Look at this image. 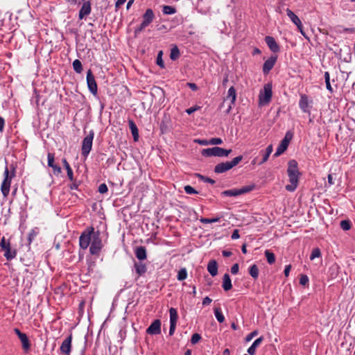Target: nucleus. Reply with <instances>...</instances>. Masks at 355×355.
<instances>
[{
    "label": "nucleus",
    "mask_w": 355,
    "mask_h": 355,
    "mask_svg": "<svg viewBox=\"0 0 355 355\" xmlns=\"http://www.w3.org/2000/svg\"><path fill=\"white\" fill-rule=\"evenodd\" d=\"M287 173L289 178L290 184L286 186V190L288 191H294L298 185L299 178L301 173L298 169V164L296 160L291 159L288 163Z\"/></svg>",
    "instance_id": "obj_1"
},
{
    "label": "nucleus",
    "mask_w": 355,
    "mask_h": 355,
    "mask_svg": "<svg viewBox=\"0 0 355 355\" xmlns=\"http://www.w3.org/2000/svg\"><path fill=\"white\" fill-rule=\"evenodd\" d=\"M243 159L242 155L234 157L231 161H226L216 164L214 168V172L216 174H220L232 169L237 166Z\"/></svg>",
    "instance_id": "obj_2"
},
{
    "label": "nucleus",
    "mask_w": 355,
    "mask_h": 355,
    "mask_svg": "<svg viewBox=\"0 0 355 355\" xmlns=\"http://www.w3.org/2000/svg\"><path fill=\"white\" fill-rule=\"evenodd\" d=\"M232 149H225L220 147L215 146L202 149L201 151V155L204 157L214 156L218 157H226L232 153Z\"/></svg>",
    "instance_id": "obj_3"
},
{
    "label": "nucleus",
    "mask_w": 355,
    "mask_h": 355,
    "mask_svg": "<svg viewBox=\"0 0 355 355\" xmlns=\"http://www.w3.org/2000/svg\"><path fill=\"white\" fill-rule=\"evenodd\" d=\"M94 233H96V232H94L93 227H87L82 232L79 238V245L80 248L86 250L88 248L92 240Z\"/></svg>",
    "instance_id": "obj_4"
},
{
    "label": "nucleus",
    "mask_w": 355,
    "mask_h": 355,
    "mask_svg": "<svg viewBox=\"0 0 355 355\" xmlns=\"http://www.w3.org/2000/svg\"><path fill=\"white\" fill-rule=\"evenodd\" d=\"M255 188L254 184H251L250 185L243 186L240 189H232L229 190H225L221 192V196H230V197H235L240 195H243L247 193H249L254 190Z\"/></svg>",
    "instance_id": "obj_5"
},
{
    "label": "nucleus",
    "mask_w": 355,
    "mask_h": 355,
    "mask_svg": "<svg viewBox=\"0 0 355 355\" xmlns=\"http://www.w3.org/2000/svg\"><path fill=\"white\" fill-rule=\"evenodd\" d=\"M94 137V130H91L89 134L83 139L81 146V154L84 157H87L92 148Z\"/></svg>",
    "instance_id": "obj_6"
},
{
    "label": "nucleus",
    "mask_w": 355,
    "mask_h": 355,
    "mask_svg": "<svg viewBox=\"0 0 355 355\" xmlns=\"http://www.w3.org/2000/svg\"><path fill=\"white\" fill-rule=\"evenodd\" d=\"M293 137V133L291 131H287L284 139L281 141L279 146L277 147L275 153L274 154L275 157H278L282 155L287 148L289 145V143L292 140Z\"/></svg>",
    "instance_id": "obj_7"
},
{
    "label": "nucleus",
    "mask_w": 355,
    "mask_h": 355,
    "mask_svg": "<svg viewBox=\"0 0 355 355\" xmlns=\"http://www.w3.org/2000/svg\"><path fill=\"white\" fill-rule=\"evenodd\" d=\"M103 247L101 239H100V232L98 231L94 233L91 245L89 248V252L93 255H98Z\"/></svg>",
    "instance_id": "obj_8"
},
{
    "label": "nucleus",
    "mask_w": 355,
    "mask_h": 355,
    "mask_svg": "<svg viewBox=\"0 0 355 355\" xmlns=\"http://www.w3.org/2000/svg\"><path fill=\"white\" fill-rule=\"evenodd\" d=\"M0 246L1 250L4 252V257L7 260H11L14 259L17 255V251L15 249H11L10 243L8 241H6L5 237H3L0 242Z\"/></svg>",
    "instance_id": "obj_9"
},
{
    "label": "nucleus",
    "mask_w": 355,
    "mask_h": 355,
    "mask_svg": "<svg viewBox=\"0 0 355 355\" xmlns=\"http://www.w3.org/2000/svg\"><path fill=\"white\" fill-rule=\"evenodd\" d=\"M272 86L271 83L264 85L263 92H261L259 96L261 103L268 104L270 102L272 96Z\"/></svg>",
    "instance_id": "obj_10"
},
{
    "label": "nucleus",
    "mask_w": 355,
    "mask_h": 355,
    "mask_svg": "<svg viewBox=\"0 0 355 355\" xmlns=\"http://www.w3.org/2000/svg\"><path fill=\"white\" fill-rule=\"evenodd\" d=\"M4 179L2 182L1 187V191L3 194V196L6 198L10 192V184L12 182V177H9V168L8 166H6V168L4 170L3 173Z\"/></svg>",
    "instance_id": "obj_11"
},
{
    "label": "nucleus",
    "mask_w": 355,
    "mask_h": 355,
    "mask_svg": "<svg viewBox=\"0 0 355 355\" xmlns=\"http://www.w3.org/2000/svg\"><path fill=\"white\" fill-rule=\"evenodd\" d=\"M87 84L89 91L94 96L97 94L98 86L95 80V77L91 69L87 71Z\"/></svg>",
    "instance_id": "obj_12"
},
{
    "label": "nucleus",
    "mask_w": 355,
    "mask_h": 355,
    "mask_svg": "<svg viewBox=\"0 0 355 355\" xmlns=\"http://www.w3.org/2000/svg\"><path fill=\"white\" fill-rule=\"evenodd\" d=\"M170 313V328H169V336L174 334L176 324L178 318V311L175 308H171L169 309Z\"/></svg>",
    "instance_id": "obj_13"
},
{
    "label": "nucleus",
    "mask_w": 355,
    "mask_h": 355,
    "mask_svg": "<svg viewBox=\"0 0 355 355\" xmlns=\"http://www.w3.org/2000/svg\"><path fill=\"white\" fill-rule=\"evenodd\" d=\"M312 103V101L309 100V97L306 94H301L300 99L299 101V107L301 110L304 113L310 114V110L311 106L310 104Z\"/></svg>",
    "instance_id": "obj_14"
},
{
    "label": "nucleus",
    "mask_w": 355,
    "mask_h": 355,
    "mask_svg": "<svg viewBox=\"0 0 355 355\" xmlns=\"http://www.w3.org/2000/svg\"><path fill=\"white\" fill-rule=\"evenodd\" d=\"M72 334H70L62 343L60 352L63 355H70L71 352Z\"/></svg>",
    "instance_id": "obj_15"
},
{
    "label": "nucleus",
    "mask_w": 355,
    "mask_h": 355,
    "mask_svg": "<svg viewBox=\"0 0 355 355\" xmlns=\"http://www.w3.org/2000/svg\"><path fill=\"white\" fill-rule=\"evenodd\" d=\"M286 14L288 17L290 18V19L292 21V22L297 26L300 33L302 35H304V33L303 31V25L299 17L289 8L286 9Z\"/></svg>",
    "instance_id": "obj_16"
},
{
    "label": "nucleus",
    "mask_w": 355,
    "mask_h": 355,
    "mask_svg": "<svg viewBox=\"0 0 355 355\" xmlns=\"http://www.w3.org/2000/svg\"><path fill=\"white\" fill-rule=\"evenodd\" d=\"M146 333L150 335H158L161 333V321L155 320L146 329Z\"/></svg>",
    "instance_id": "obj_17"
},
{
    "label": "nucleus",
    "mask_w": 355,
    "mask_h": 355,
    "mask_svg": "<svg viewBox=\"0 0 355 355\" xmlns=\"http://www.w3.org/2000/svg\"><path fill=\"white\" fill-rule=\"evenodd\" d=\"M92 12V3L90 0L84 2L79 10L78 18L79 19H84L86 16L89 15Z\"/></svg>",
    "instance_id": "obj_18"
},
{
    "label": "nucleus",
    "mask_w": 355,
    "mask_h": 355,
    "mask_svg": "<svg viewBox=\"0 0 355 355\" xmlns=\"http://www.w3.org/2000/svg\"><path fill=\"white\" fill-rule=\"evenodd\" d=\"M277 60V55H272L266 60L263 64V73L268 74L270 71L273 68Z\"/></svg>",
    "instance_id": "obj_19"
},
{
    "label": "nucleus",
    "mask_w": 355,
    "mask_h": 355,
    "mask_svg": "<svg viewBox=\"0 0 355 355\" xmlns=\"http://www.w3.org/2000/svg\"><path fill=\"white\" fill-rule=\"evenodd\" d=\"M48 166L53 168V173L58 175L61 173V168L55 164V156L53 153H49L47 155Z\"/></svg>",
    "instance_id": "obj_20"
},
{
    "label": "nucleus",
    "mask_w": 355,
    "mask_h": 355,
    "mask_svg": "<svg viewBox=\"0 0 355 355\" xmlns=\"http://www.w3.org/2000/svg\"><path fill=\"white\" fill-rule=\"evenodd\" d=\"M265 42L268 46L273 53H277L279 51L280 48L279 44L275 41V38L272 36H266L265 37Z\"/></svg>",
    "instance_id": "obj_21"
},
{
    "label": "nucleus",
    "mask_w": 355,
    "mask_h": 355,
    "mask_svg": "<svg viewBox=\"0 0 355 355\" xmlns=\"http://www.w3.org/2000/svg\"><path fill=\"white\" fill-rule=\"evenodd\" d=\"M155 14L151 8H148L142 15V22L148 26L153 21Z\"/></svg>",
    "instance_id": "obj_22"
},
{
    "label": "nucleus",
    "mask_w": 355,
    "mask_h": 355,
    "mask_svg": "<svg viewBox=\"0 0 355 355\" xmlns=\"http://www.w3.org/2000/svg\"><path fill=\"white\" fill-rule=\"evenodd\" d=\"M134 268L135 269V272H136L138 277L144 275L147 271L146 265L143 263L141 261L135 262Z\"/></svg>",
    "instance_id": "obj_23"
},
{
    "label": "nucleus",
    "mask_w": 355,
    "mask_h": 355,
    "mask_svg": "<svg viewBox=\"0 0 355 355\" xmlns=\"http://www.w3.org/2000/svg\"><path fill=\"white\" fill-rule=\"evenodd\" d=\"M272 152V145H269L267 146L266 150H261L259 154L262 156V159L261 162L259 163V165L265 163L269 158L270 154Z\"/></svg>",
    "instance_id": "obj_24"
},
{
    "label": "nucleus",
    "mask_w": 355,
    "mask_h": 355,
    "mask_svg": "<svg viewBox=\"0 0 355 355\" xmlns=\"http://www.w3.org/2000/svg\"><path fill=\"white\" fill-rule=\"evenodd\" d=\"M207 270L212 277L218 274V263L216 260L211 259L207 264Z\"/></svg>",
    "instance_id": "obj_25"
},
{
    "label": "nucleus",
    "mask_w": 355,
    "mask_h": 355,
    "mask_svg": "<svg viewBox=\"0 0 355 355\" xmlns=\"http://www.w3.org/2000/svg\"><path fill=\"white\" fill-rule=\"evenodd\" d=\"M21 343V346L24 352L25 353H28L31 349V342L28 339V337L26 334H24L21 338H19Z\"/></svg>",
    "instance_id": "obj_26"
},
{
    "label": "nucleus",
    "mask_w": 355,
    "mask_h": 355,
    "mask_svg": "<svg viewBox=\"0 0 355 355\" xmlns=\"http://www.w3.org/2000/svg\"><path fill=\"white\" fill-rule=\"evenodd\" d=\"M135 254L136 257L139 260L142 261L146 259V250L144 246L137 247L135 250Z\"/></svg>",
    "instance_id": "obj_27"
},
{
    "label": "nucleus",
    "mask_w": 355,
    "mask_h": 355,
    "mask_svg": "<svg viewBox=\"0 0 355 355\" xmlns=\"http://www.w3.org/2000/svg\"><path fill=\"white\" fill-rule=\"evenodd\" d=\"M222 287L225 291H228L232 288V280L228 273H225L223 277Z\"/></svg>",
    "instance_id": "obj_28"
},
{
    "label": "nucleus",
    "mask_w": 355,
    "mask_h": 355,
    "mask_svg": "<svg viewBox=\"0 0 355 355\" xmlns=\"http://www.w3.org/2000/svg\"><path fill=\"white\" fill-rule=\"evenodd\" d=\"M263 336H261V337L258 338L257 339H256L253 342L252 345L248 349V353L250 355H254L256 353L257 347L261 345V343L263 342Z\"/></svg>",
    "instance_id": "obj_29"
},
{
    "label": "nucleus",
    "mask_w": 355,
    "mask_h": 355,
    "mask_svg": "<svg viewBox=\"0 0 355 355\" xmlns=\"http://www.w3.org/2000/svg\"><path fill=\"white\" fill-rule=\"evenodd\" d=\"M128 125L133 136L134 140L137 141L139 139V130L137 125L132 120H128Z\"/></svg>",
    "instance_id": "obj_30"
},
{
    "label": "nucleus",
    "mask_w": 355,
    "mask_h": 355,
    "mask_svg": "<svg viewBox=\"0 0 355 355\" xmlns=\"http://www.w3.org/2000/svg\"><path fill=\"white\" fill-rule=\"evenodd\" d=\"M62 163L64 165V167L67 170V176L70 181H73V171L69 164V162L67 161L65 158L62 159Z\"/></svg>",
    "instance_id": "obj_31"
},
{
    "label": "nucleus",
    "mask_w": 355,
    "mask_h": 355,
    "mask_svg": "<svg viewBox=\"0 0 355 355\" xmlns=\"http://www.w3.org/2000/svg\"><path fill=\"white\" fill-rule=\"evenodd\" d=\"M226 98H231V104L234 105L236 98V92L234 86L229 88Z\"/></svg>",
    "instance_id": "obj_32"
},
{
    "label": "nucleus",
    "mask_w": 355,
    "mask_h": 355,
    "mask_svg": "<svg viewBox=\"0 0 355 355\" xmlns=\"http://www.w3.org/2000/svg\"><path fill=\"white\" fill-rule=\"evenodd\" d=\"M180 55V50H179L178 47L176 45H174L171 50V53H170L171 60L175 61L179 58Z\"/></svg>",
    "instance_id": "obj_33"
},
{
    "label": "nucleus",
    "mask_w": 355,
    "mask_h": 355,
    "mask_svg": "<svg viewBox=\"0 0 355 355\" xmlns=\"http://www.w3.org/2000/svg\"><path fill=\"white\" fill-rule=\"evenodd\" d=\"M249 273L254 279H257L258 278L259 270L256 264H253L249 268Z\"/></svg>",
    "instance_id": "obj_34"
},
{
    "label": "nucleus",
    "mask_w": 355,
    "mask_h": 355,
    "mask_svg": "<svg viewBox=\"0 0 355 355\" xmlns=\"http://www.w3.org/2000/svg\"><path fill=\"white\" fill-rule=\"evenodd\" d=\"M39 234V228L35 227L31 230V232L28 234V245H30L35 239V238L37 236V235Z\"/></svg>",
    "instance_id": "obj_35"
},
{
    "label": "nucleus",
    "mask_w": 355,
    "mask_h": 355,
    "mask_svg": "<svg viewBox=\"0 0 355 355\" xmlns=\"http://www.w3.org/2000/svg\"><path fill=\"white\" fill-rule=\"evenodd\" d=\"M72 66H73V69L75 71V72H76L77 73H82V71L83 70V64L79 60H78V59L75 60L73 62Z\"/></svg>",
    "instance_id": "obj_36"
},
{
    "label": "nucleus",
    "mask_w": 355,
    "mask_h": 355,
    "mask_svg": "<svg viewBox=\"0 0 355 355\" xmlns=\"http://www.w3.org/2000/svg\"><path fill=\"white\" fill-rule=\"evenodd\" d=\"M264 254L269 264H272L275 262V255L273 252H270L269 250H266Z\"/></svg>",
    "instance_id": "obj_37"
},
{
    "label": "nucleus",
    "mask_w": 355,
    "mask_h": 355,
    "mask_svg": "<svg viewBox=\"0 0 355 355\" xmlns=\"http://www.w3.org/2000/svg\"><path fill=\"white\" fill-rule=\"evenodd\" d=\"M214 314H215V316H216L217 320L220 323H222L225 321V317L222 313L220 308H219V307L215 308L214 309Z\"/></svg>",
    "instance_id": "obj_38"
},
{
    "label": "nucleus",
    "mask_w": 355,
    "mask_h": 355,
    "mask_svg": "<svg viewBox=\"0 0 355 355\" xmlns=\"http://www.w3.org/2000/svg\"><path fill=\"white\" fill-rule=\"evenodd\" d=\"M187 277V270L185 268H181L178 273L177 279L179 281H183Z\"/></svg>",
    "instance_id": "obj_39"
},
{
    "label": "nucleus",
    "mask_w": 355,
    "mask_h": 355,
    "mask_svg": "<svg viewBox=\"0 0 355 355\" xmlns=\"http://www.w3.org/2000/svg\"><path fill=\"white\" fill-rule=\"evenodd\" d=\"M162 12L164 15H173L176 12V9L171 6H164Z\"/></svg>",
    "instance_id": "obj_40"
},
{
    "label": "nucleus",
    "mask_w": 355,
    "mask_h": 355,
    "mask_svg": "<svg viewBox=\"0 0 355 355\" xmlns=\"http://www.w3.org/2000/svg\"><path fill=\"white\" fill-rule=\"evenodd\" d=\"M340 226L345 231L349 230L352 227L351 221L349 220H343L340 221Z\"/></svg>",
    "instance_id": "obj_41"
},
{
    "label": "nucleus",
    "mask_w": 355,
    "mask_h": 355,
    "mask_svg": "<svg viewBox=\"0 0 355 355\" xmlns=\"http://www.w3.org/2000/svg\"><path fill=\"white\" fill-rule=\"evenodd\" d=\"M220 217H216V218H201L200 219V221L202 223L207 224V223H213L218 222L220 220Z\"/></svg>",
    "instance_id": "obj_42"
},
{
    "label": "nucleus",
    "mask_w": 355,
    "mask_h": 355,
    "mask_svg": "<svg viewBox=\"0 0 355 355\" xmlns=\"http://www.w3.org/2000/svg\"><path fill=\"white\" fill-rule=\"evenodd\" d=\"M196 175L202 181L205 182H207V183H209V184H214L216 182L214 180L210 178H208V177H206V176H204L201 174H199V173H196Z\"/></svg>",
    "instance_id": "obj_43"
},
{
    "label": "nucleus",
    "mask_w": 355,
    "mask_h": 355,
    "mask_svg": "<svg viewBox=\"0 0 355 355\" xmlns=\"http://www.w3.org/2000/svg\"><path fill=\"white\" fill-rule=\"evenodd\" d=\"M162 54H163V52L162 51H160L158 53L157 56L156 63L159 67L164 69L165 67V65H164V62L162 60Z\"/></svg>",
    "instance_id": "obj_44"
},
{
    "label": "nucleus",
    "mask_w": 355,
    "mask_h": 355,
    "mask_svg": "<svg viewBox=\"0 0 355 355\" xmlns=\"http://www.w3.org/2000/svg\"><path fill=\"white\" fill-rule=\"evenodd\" d=\"M321 257V252L320 250L318 248H314L311 254L310 255V259L313 260L315 258H319Z\"/></svg>",
    "instance_id": "obj_45"
},
{
    "label": "nucleus",
    "mask_w": 355,
    "mask_h": 355,
    "mask_svg": "<svg viewBox=\"0 0 355 355\" xmlns=\"http://www.w3.org/2000/svg\"><path fill=\"white\" fill-rule=\"evenodd\" d=\"M146 27H147V26L146 24H144L143 22H141L139 26H138L137 27H136L135 28V31H134L135 37H137V35L141 32H142Z\"/></svg>",
    "instance_id": "obj_46"
},
{
    "label": "nucleus",
    "mask_w": 355,
    "mask_h": 355,
    "mask_svg": "<svg viewBox=\"0 0 355 355\" xmlns=\"http://www.w3.org/2000/svg\"><path fill=\"white\" fill-rule=\"evenodd\" d=\"M184 189L185 193L187 194L191 195V194H198V191H196L194 188H193L190 185L184 186Z\"/></svg>",
    "instance_id": "obj_47"
},
{
    "label": "nucleus",
    "mask_w": 355,
    "mask_h": 355,
    "mask_svg": "<svg viewBox=\"0 0 355 355\" xmlns=\"http://www.w3.org/2000/svg\"><path fill=\"white\" fill-rule=\"evenodd\" d=\"M201 338L202 337L199 334L195 333L191 336V344L195 345L198 343L201 340Z\"/></svg>",
    "instance_id": "obj_48"
},
{
    "label": "nucleus",
    "mask_w": 355,
    "mask_h": 355,
    "mask_svg": "<svg viewBox=\"0 0 355 355\" xmlns=\"http://www.w3.org/2000/svg\"><path fill=\"white\" fill-rule=\"evenodd\" d=\"M209 145H220L223 144V140L220 138H211L208 141Z\"/></svg>",
    "instance_id": "obj_49"
},
{
    "label": "nucleus",
    "mask_w": 355,
    "mask_h": 355,
    "mask_svg": "<svg viewBox=\"0 0 355 355\" xmlns=\"http://www.w3.org/2000/svg\"><path fill=\"white\" fill-rule=\"evenodd\" d=\"M309 283V277L306 275H302L300 277V284L305 286Z\"/></svg>",
    "instance_id": "obj_50"
},
{
    "label": "nucleus",
    "mask_w": 355,
    "mask_h": 355,
    "mask_svg": "<svg viewBox=\"0 0 355 355\" xmlns=\"http://www.w3.org/2000/svg\"><path fill=\"white\" fill-rule=\"evenodd\" d=\"M257 334H258V331L257 330H254V331H252L251 333H250L249 334H248L246 336V337L245 338V341L246 342H250Z\"/></svg>",
    "instance_id": "obj_51"
},
{
    "label": "nucleus",
    "mask_w": 355,
    "mask_h": 355,
    "mask_svg": "<svg viewBox=\"0 0 355 355\" xmlns=\"http://www.w3.org/2000/svg\"><path fill=\"white\" fill-rule=\"evenodd\" d=\"M98 191L100 193H107L108 191V189H107L106 184H105V183L101 184L98 187Z\"/></svg>",
    "instance_id": "obj_52"
},
{
    "label": "nucleus",
    "mask_w": 355,
    "mask_h": 355,
    "mask_svg": "<svg viewBox=\"0 0 355 355\" xmlns=\"http://www.w3.org/2000/svg\"><path fill=\"white\" fill-rule=\"evenodd\" d=\"M239 270V266L238 263H234L231 268V272L233 275H236Z\"/></svg>",
    "instance_id": "obj_53"
},
{
    "label": "nucleus",
    "mask_w": 355,
    "mask_h": 355,
    "mask_svg": "<svg viewBox=\"0 0 355 355\" xmlns=\"http://www.w3.org/2000/svg\"><path fill=\"white\" fill-rule=\"evenodd\" d=\"M10 173H9V177H12V178H13L14 177H15L16 166L14 164H11L10 166Z\"/></svg>",
    "instance_id": "obj_54"
},
{
    "label": "nucleus",
    "mask_w": 355,
    "mask_h": 355,
    "mask_svg": "<svg viewBox=\"0 0 355 355\" xmlns=\"http://www.w3.org/2000/svg\"><path fill=\"white\" fill-rule=\"evenodd\" d=\"M239 237H240V235L239 233V230H234L231 236L232 239L235 240V239H239Z\"/></svg>",
    "instance_id": "obj_55"
},
{
    "label": "nucleus",
    "mask_w": 355,
    "mask_h": 355,
    "mask_svg": "<svg viewBox=\"0 0 355 355\" xmlns=\"http://www.w3.org/2000/svg\"><path fill=\"white\" fill-rule=\"evenodd\" d=\"M208 141L209 140H207V139H196L195 142L198 143L200 145L206 146V145H209Z\"/></svg>",
    "instance_id": "obj_56"
},
{
    "label": "nucleus",
    "mask_w": 355,
    "mask_h": 355,
    "mask_svg": "<svg viewBox=\"0 0 355 355\" xmlns=\"http://www.w3.org/2000/svg\"><path fill=\"white\" fill-rule=\"evenodd\" d=\"M79 184L77 182H73L69 185L71 190H77L78 189Z\"/></svg>",
    "instance_id": "obj_57"
},
{
    "label": "nucleus",
    "mask_w": 355,
    "mask_h": 355,
    "mask_svg": "<svg viewBox=\"0 0 355 355\" xmlns=\"http://www.w3.org/2000/svg\"><path fill=\"white\" fill-rule=\"evenodd\" d=\"M187 86L193 91H196L198 89V86L196 83H187Z\"/></svg>",
    "instance_id": "obj_58"
},
{
    "label": "nucleus",
    "mask_w": 355,
    "mask_h": 355,
    "mask_svg": "<svg viewBox=\"0 0 355 355\" xmlns=\"http://www.w3.org/2000/svg\"><path fill=\"white\" fill-rule=\"evenodd\" d=\"M198 109H199V107H198V106L191 107H190V108L187 109V110H186V112H187L188 114H191L193 113L195 111H196V110H198Z\"/></svg>",
    "instance_id": "obj_59"
},
{
    "label": "nucleus",
    "mask_w": 355,
    "mask_h": 355,
    "mask_svg": "<svg viewBox=\"0 0 355 355\" xmlns=\"http://www.w3.org/2000/svg\"><path fill=\"white\" fill-rule=\"evenodd\" d=\"M211 301H212L211 299L207 296L202 300V305L203 306L209 305L211 302Z\"/></svg>",
    "instance_id": "obj_60"
},
{
    "label": "nucleus",
    "mask_w": 355,
    "mask_h": 355,
    "mask_svg": "<svg viewBox=\"0 0 355 355\" xmlns=\"http://www.w3.org/2000/svg\"><path fill=\"white\" fill-rule=\"evenodd\" d=\"M328 187H331V185L334 184V179H333V175L332 174H329L328 175Z\"/></svg>",
    "instance_id": "obj_61"
},
{
    "label": "nucleus",
    "mask_w": 355,
    "mask_h": 355,
    "mask_svg": "<svg viewBox=\"0 0 355 355\" xmlns=\"http://www.w3.org/2000/svg\"><path fill=\"white\" fill-rule=\"evenodd\" d=\"M125 1L126 0H117L115 3L116 9L117 10L119 8H120L121 6H122Z\"/></svg>",
    "instance_id": "obj_62"
},
{
    "label": "nucleus",
    "mask_w": 355,
    "mask_h": 355,
    "mask_svg": "<svg viewBox=\"0 0 355 355\" xmlns=\"http://www.w3.org/2000/svg\"><path fill=\"white\" fill-rule=\"evenodd\" d=\"M5 125V120L3 117L0 116V132H2L3 131Z\"/></svg>",
    "instance_id": "obj_63"
},
{
    "label": "nucleus",
    "mask_w": 355,
    "mask_h": 355,
    "mask_svg": "<svg viewBox=\"0 0 355 355\" xmlns=\"http://www.w3.org/2000/svg\"><path fill=\"white\" fill-rule=\"evenodd\" d=\"M291 268V265L286 266L284 271V273L286 277H288L289 275V272H290Z\"/></svg>",
    "instance_id": "obj_64"
}]
</instances>
